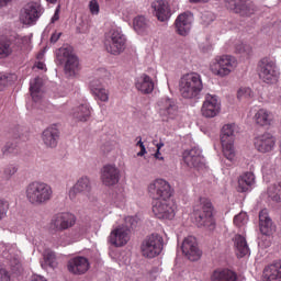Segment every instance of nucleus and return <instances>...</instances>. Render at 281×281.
<instances>
[{
	"label": "nucleus",
	"instance_id": "obj_1",
	"mask_svg": "<svg viewBox=\"0 0 281 281\" xmlns=\"http://www.w3.org/2000/svg\"><path fill=\"white\" fill-rule=\"evenodd\" d=\"M26 201L33 207H41L47 205L49 201L54 198V190L52 187L45 182L33 181L29 183L25 188Z\"/></svg>",
	"mask_w": 281,
	"mask_h": 281
},
{
	"label": "nucleus",
	"instance_id": "obj_2",
	"mask_svg": "<svg viewBox=\"0 0 281 281\" xmlns=\"http://www.w3.org/2000/svg\"><path fill=\"white\" fill-rule=\"evenodd\" d=\"M203 91V80L198 72L183 75L179 80V93L184 100H195Z\"/></svg>",
	"mask_w": 281,
	"mask_h": 281
},
{
	"label": "nucleus",
	"instance_id": "obj_3",
	"mask_svg": "<svg viewBox=\"0 0 281 281\" xmlns=\"http://www.w3.org/2000/svg\"><path fill=\"white\" fill-rule=\"evenodd\" d=\"M56 64L64 66V71L68 78H74L80 67L78 56L70 46L61 47L57 50Z\"/></svg>",
	"mask_w": 281,
	"mask_h": 281
},
{
	"label": "nucleus",
	"instance_id": "obj_4",
	"mask_svg": "<svg viewBox=\"0 0 281 281\" xmlns=\"http://www.w3.org/2000/svg\"><path fill=\"white\" fill-rule=\"evenodd\" d=\"M214 206L207 198H200L199 205L194 206L193 214L198 227H207L214 229L213 216Z\"/></svg>",
	"mask_w": 281,
	"mask_h": 281
},
{
	"label": "nucleus",
	"instance_id": "obj_5",
	"mask_svg": "<svg viewBox=\"0 0 281 281\" xmlns=\"http://www.w3.org/2000/svg\"><path fill=\"white\" fill-rule=\"evenodd\" d=\"M104 47L108 54L120 56L126 49V36L119 29H111L105 33Z\"/></svg>",
	"mask_w": 281,
	"mask_h": 281
},
{
	"label": "nucleus",
	"instance_id": "obj_6",
	"mask_svg": "<svg viewBox=\"0 0 281 281\" xmlns=\"http://www.w3.org/2000/svg\"><path fill=\"white\" fill-rule=\"evenodd\" d=\"M234 133H236L235 124H226L222 127L221 144L224 153V157L228 161H234L236 151L234 150Z\"/></svg>",
	"mask_w": 281,
	"mask_h": 281
},
{
	"label": "nucleus",
	"instance_id": "obj_7",
	"mask_svg": "<svg viewBox=\"0 0 281 281\" xmlns=\"http://www.w3.org/2000/svg\"><path fill=\"white\" fill-rule=\"evenodd\" d=\"M164 250V237L159 234L147 236L140 246L144 258H157Z\"/></svg>",
	"mask_w": 281,
	"mask_h": 281
},
{
	"label": "nucleus",
	"instance_id": "obj_8",
	"mask_svg": "<svg viewBox=\"0 0 281 281\" xmlns=\"http://www.w3.org/2000/svg\"><path fill=\"white\" fill-rule=\"evenodd\" d=\"M258 74L260 80H262L267 85H273V82H278V78L280 76V71H278V66H276V61L267 57L262 58L259 61Z\"/></svg>",
	"mask_w": 281,
	"mask_h": 281
},
{
	"label": "nucleus",
	"instance_id": "obj_9",
	"mask_svg": "<svg viewBox=\"0 0 281 281\" xmlns=\"http://www.w3.org/2000/svg\"><path fill=\"white\" fill-rule=\"evenodd\" d=\"M151 199L156 201H168L172 196L170 183L164 179H157L148 187Z\"/></svg>",
	"mask_w": 281,
	"mask_h": 281
},
{
	"label": "nucleus",
	"instance_id": "obj_10",
	"mask_svg": "<svg viewBox=\"0 0 281 281\" xmlns=\"http://www.w3.org/2000/svg\"><path fill=\"white\" fill-rule=\"evenodd\" d=\"M76 225V216L70 213H58L54 215L49 223V229L52 234H58V232H65Z\"/></svg>",
	"mask_w": 281,
	"mask_h": 281
},
{
	"label": "nucleus",
	"instance_id": "obj_11",
	"mask_svg": "<svg viewBox=\"0 0 281 281\" xmlns=\"http://www.w3.org/2000/svg\"><path fill=\"white\" fill-rule=\"evenodd\" d=\"M158 113L162 122H170V120H177L179 115V105L177 101L171 98H164L158 102Z\"/></svg>",
	"mask_w": 281,
	"mask_h": 281
},
{
	"label": "nucleus",
	"instance_id": "obj_12",
	"mask_svg": "<svg viewBox=\"0 0 281 281\" xmlns=\"http://www.w3.org/2000/svg\"><path fill=\"white\" fill-rule=\"evenodd\" d=\"M41 14H43L41 4L38 2H30L21 10L20 21L24 25H34L41 19Z\"/></svg>",
	"mask_w": 281,
	"mask_h": 281
},
{
	"label": "nucleus",
	"instance_id": "obj_13",
	"mask_svg": "<svg viewBox=\"0 0 281 281\" xmlns=\"http://www.w3.org/2000/svg\"><path fill=\"white\" fill-rule=\"evenodd\" d=\"M226 8L235 12V14H240V16H251L256 12V7L252 1L249 0H224Z\"/></svg>",
	"mask_w": 281,
	"mask_h": 281
},
{
	"label": "nucleus",
	"instance_id": "obj_14",
	"mask_svg": "<svg viewBox=\"0 0 281 281\" xmlns=\"http://www.w3.org/2000/svg\"><path fill=\"white\" fill-rule=\"evenodd\" d=\"M175 203L170 200H159L153 206V212L157 218L172 221L175 218Z\"/></svg>",
	"mask_w": 281,
	"mask_h": 281
},
{
	"label": "nucleus",
	"instance_id": "obj_15",
	"mask_svg": "<svg viewBox=\"0 0 281 281\" xmlns=\"http://www.w3.org/2000/svg\"><path fill=\"white\" fill-rule=\"evenodd\" d=\"M234 65H236V63L234 61V58H232V56L223 55L222 57H220V59H216L213 65H211V71L215 76H220L221 78H223L232 74Z\"/></svg>",
	"mask_w": 281,
	"mask_h": 281
},
{
	"label": "nucleus",
	"instance_id": "obj_16",
	"mask_svg": "<svg viewBox=\"0 0 281 281\" xmlns=\"http://www.w3.org/2000/svg\"><path fill=\"white\" fill-rule=\"evenodd\" d=\"M181 249L182 254L188 258V260H191V262H196V260L201 259L202 252L201 249H199V244L194 236L184 238Z\"/></svg>",
	"mask_w": 281,
	"mask_h": 281
},
{
	"label": "nucleus",
	"instance_id": "obj_17",
	"mask_svg": "<svg viewBox=\"0 0 281 281\" xmlns=\"http://www.w3.org/2000/svg\"><path fill=\"white\" fill-rule=\"evenodd\" d=\"M4 250L2 251L3 258L9 260L12 271L21 272V251L16 247V244L3 246Z\"/></svg>",
	"mask_w": 281,
	"mask_h": 281
},
{
	"label": "nucleus",
	"instance_id": "obj_18",
	"mask_svg": "<svg viewBox=\"0 0 281 281\" xmlns=\"http://www.w3.org/2000/svg\"><path fill=\"white\" fill-rule=\"evenodd\" d=\"M201 113L203 117H216V115L221 113V102H218V97L206 94Z\"/></svg>",
	"mask_w": 281,
	"mask_h": 281
},
{
	"label": "nucleus",
	"instance_id": "obj_19",
	"mask_svg": "<svg viewBox=\"0 0 281 281\" xmlns=\"http://www.w3.org/2000/svg\"><path fill=\"white\" fill-rule=\"evenodd\" d=\"M183 160L189 168H201L205 164V158L199 147L184 150Z\"/></svg>",
	"mask_w": 281,
	"mask_h": 281
},
{
	"label": "nucleus",
	"instance_id": "obj_20",
	"mask_svg": "<svg viewBox=\"0 0 281 281\" xmlns=\"http://www.w3.org/2000/svg\"><path fill=\"white\" fill-rule=\"evenodd\" d=\"M60 140V130L57 124L48 126L42 133V142L47 148H56Z\"/></svg>",
	"mask_w": 281,
	"mask_h": 281
},
{
	"label": "nucleus",
	"instance_id": "obj_21",
	"mask_svg": "<svg viewBox=\"0 0 281 281\" xmlns=\"http://www.w3.org/2000/svg\"><path fill=\"white\" fill-rule=\"evenodd\" d=\"M78 194L89 198V194H91V180L89 178H80L69 190V199L71 201H75Z\"/></svg>",
	"mask_w": 281,
	"mask_h": 281
},
{
	"label": "nucleus",
	"instance_id": "obj_22",
	"mask_svg": "<svg viewBox=\"0 0 281 281\" xmlns=\"http://www.w3.org/2000/svg\"><path fill=\"white\" fill-rule=\"evenodd\" d=\"M69 273L74 276H85L89 271V259L86 257H75L67 263Z\"/></svg>",
	"mask_w": 281,
	"mask_h": 281
},
{
	"label": "nucleus",
	"instance_id": "obj_23",
	"mask_svg": "<svg viewBox=\"0 0 281 281\" xmlns=\"http://www.w3.org/2000/svg\"><path fill=\"white\" fill-rule=\"evenodd\" d=\"M131 240V233L127 227L119 226L110 234V243L114 247H124Z\"/></svg>",
	"mask_w": 281,
	"mask_h": 281
},
{
	"label": "nucleus",
	"instance_id": "obj_24",
	"mask_svg": "<svg viewBox=\"0 0 281 281\" xmlns=\"http://www.w3.org/2000/svg\"><path fill=\"white\" fill-rule=\"evenodd\" d=\"M101 181L104 186H115L120 181V169L115 165H105L101 172Z\"/></svg>",
	"mask_w": 281,
	"mask_h": 281
},
{
	"label": "nucleus",
	"instance_id": "obj_25",
	"mask_svg": "<svg viewBox=\"0 0 281 281\" xmlns=\"http://www.w3.org/2000/svg\"><path fill=\"white\" fill-rule=\"evenodd\" d=\"M176 31L180 36H188L192 30V13H181L175 22Z\"/></svg>",
	"mask_w": 281,
	"mask_h": 281
},
{
	"label": "nucleus",
	"instance_id": "obj_26",
	"mask_svg": "<svg viewBox=\"0 0 281 281\" xmlns=\"http://www.w3.org/2000/svg\"><path fill=\"white\" fill-rule=\"evenodd\" d=\"M273 146H276V138L269 133H265L255 138V148H257L259 153H271Z\"/></svg>",
	"mask_w": 281,
	"mask_h": 281
},
{
	"label": "nucleus",
	"instance_id": "obj_27",
	"mask_svg": "<svg viewBox=\"0 0 281 281\" xmlns=\"http://www.w3.org/2000/svg\"><path fill=\"white\" fill-rule=\"evenodd\" d=\"M259 229L263 236H271L276 232V225L269 216V211L263 209L259 212Z\"/></svg>",
	"mask_w": 281,
	"mask_h": 281
},
{
	"label": "nucleus",
	"instance_id": "obj_28",
	"mask_svg": "<svg viewBox=\"0 0 281 281\" xmlns=\"http://www.w3.org/2000/svg\"><path fill=\"white\" fill-rule=\"evenodd\" d=\"M210 281H238V273L232 269H215L210 277Z\"/></svg>",
	"mask_w": 281,
	"mask_h": 281
},
{
	"label": "nucleus",
	"instance_id": "obj_29",
	"mask_svg": "<svg viewBox=\"0 0 281 281\" xmlns=\"http://www.w3.org/2000/svg\"><path fill=\"white\" fill-rule=\"evenodd\" d=\"M151 8H154L155 10L158 21H161L162 23L168 21V19L172 16V12L170 11V5H168L167 2L164 0L154 2L151 4Z\"/></svg>",
	"mask_w": 281,
	"mask_h": 281
},
{
	"label": "nucleus",
	"instance_id": "obj_30",
	"mask_svg": "<svg viewBox=\"0 0 281 281\" xmlns=\"http://www.w3.org/2000/svg\"><path fill=\"white\" fill-rule=\"evenodd\" d=\"M265 281H281V260L270 266H267L263 270Z\"/></svg>",
	"mask_w": 281,
	"mask_h": 281
},
{
	"label": "nucleus",
	"instance_id": "obj_31",
	"mask_svg": "<svg viewBox=\"0 0 281 281\" xmlns=\"http://www.w3.org/2000/svg\"><path fill=\"white\" fill-rule=\"evenodd\" d=\"M135 87L137 91H140V93H153L155 89V82H153V79L148 75H142L139 78L136 79Z\"/></svg>",
	"mask_w": 281,
	"mask_h": 281
},
{
	"label": "nucleus",
	"instance_id": "obj_32",
	"mask_svg": "<svg viewBox=\"0 0 281 281\" xmlns=\"http://www.w3.org/2000/svg\"><path fill=\"white\" fill-rule=\"evenodd\" d=\"M233 240L237 258H245V256H249V245H247V239L244 236L235 235Z\"/></svg>",
	"mask_w": 281,
	"mask_h": 281
},
{
	"label": "nucleus",
	"instance_id": "obj_33",
	"mask_svg": "<svg viewBox=\"0 0 281 281\" xmlns=\"http://www.w3.org/2000/svg\"><path fill=\"white\" fill-rule=\"evenodd\" d=\"M72 116L78 122H88L91 119V106L83 103L72 110Z\"/></svg>",
	"mask_w": 281,
	"mask_h": 281
},
{
	"label": "nucleus",
	"instance_id": "obj_34",
	"mask_svg": "<svg viewBox=\"0 0 281 281\" xmlns=\"http://www.w3.org/2000/svg\"><path fill=\"white\" fill-rule=\"evenodd\" d=\"M254 181H256V177L251 172H246L240 176L238 179V192H249L254 186Z\"/></svg>",
	"mask_w": 281,
	"mask_h": 281
},
{
	"label": "nucleus",
	"instance_id": "obj_35",
	"mask_svg": "<svg viewBox=\"0 0 281 281\" xmlns=\"http://www.w3.org/2000/svg\"><path fill=\"white\" fill-rule=\"evenodd\" d=\"M255 120L259 126H269L273 120V116L271 113H269V111L261 109L256 113Z\"/></svg>",
	"mask_w": 281,
	"mask_h": 281
},
{
	"label": "nucleus",
	"instance_id": "obj_36",
	"mask_svg": "<svg viewBox=\"0 0 281 281\" xmlns=\"http://www.w3.org/2000/svg\"><path fill=\"white\" fill-rule=\"evenodd\" d=\"M133 25L137 34H146V32H148V27H150V22H148V20H146L144 16L139 15L134 19Z\"/></svg>",
	"mask_w": 281,
	"mask_h": 281
},
{
	"label": "nucleus",
	"instance_id": "obj_37",
	"mask_svg": "<svg viewBox=\"0 0 281 281\" xmlns=\"http://www.w3.org/2000/svg\"><path fill=\"white\" fill-rule=\"evenodd\" d=\"M42 87H43V79L37 77L33 81H31L30 91L34 102H38L41 100Z\"/></svg>",
	"mask_w": 281,
	"mask_h": 281
},
{
	"label": "nucleus",
	"instance_id": "obj_38",
	"mask_svg": "<svg viewBox=\"0 0 281 281\" xmlns=\"http://www.w3.org/2000/svg\"><path fill=\"white\" fill-rule=\"evenodd\" d=\"M12 54V42L7 37H0V58H8Z\"/></svg>",
	"mask_w": 281,
	"mask_h": 281
},
{
	"label": "nucleus",
	"instance_id": "obj_39",
	"mask_svg": "<svg viewBox=\"0 0 281 281\" xmlns=\"http://www.w3.org/2000/svg\"><path fill=\"white\" fill-rule=\"evenodd\" d=\"M268 196L276 203L281 202V181L277 184H272L268 188Z\"/></svg>",
	"mask_w": 281,
	"mask_h": 281
},
{
	"label": "nucleus",
	"instance_id": "obj_40",
	"mask_svg": "<svg viewBox=\"0 0 281 281\" xmlns=\"http://www.w3.org/2000/svg\"><path fill=\"white\" fill-rule=\"evenodd\" d=\"M41 265H42V269H46L47 267H50V269H54L56 267V254L52 251H46L44 254V261Z\"/></svg>",
	"mask_w": 281,
	"mask_h": 281
},
{
	"label": "nucleus",
	"instance_id": "obj_41",
	"mask_svg": "<svg viewBox=\"0 0 281 281\" xmlns=\"http://www.w3.org/2000/svg\"><path fill=\"white\" fill-rule=\"evenodd\" d=\"M237 98L238 100H249V98H254V91H251V88H240Z\"/></svg>",
	"mask_w": 281,
	"mask_h": 281
},
{
	"label": "nucleus",
	"instance_id": "obj_42",
	"mask_svg": "<svg viewBox=\"0 0 281 281\" xmlns=\"http://www.w3.org/2000/svg\"><path fill=\"white\" fill-rule=\"evenodd\" d=\"M248 221L249 218L247 217V213L245 212H241L234 217V223L237 227H243V225H247Z\"/></svg>",
	"mask_w": 281,
	"mask_h": 281
},
{
	"label": "nucleus",
	"instance_id": "obj_43",
	"mask_svg": "<svg viewBox=\"0 0 281 281\" xmlns=\"http://www.w3.org/2000/svg\"><path fill=\"white\" fill-rule=\"evenodd\" d=\"M95 98L101 100V102H109V91L104 88L95 89L94 92H92Z\"/></svg>",
	"mask_w": 281,
	"mask_h": 281
},
{
	"label": "nucleus",
	"instance_id": "obj_44",
	"mask_svg": "<svg viewBox=\"0 0 281 281\" xmlns=\"http://www.w3.org/2000/svg\"><path fill=\"white\" fill-rule=\"evenodd\" d=\"M8 210H10V203L8 201L0 199V221H3L8 214Z\"/></svg>",
	"mask_w": 281,
	"mask_h": 281
},
{
	"label": "nucleus",
	"instance_id": "obj_45",
	"mask_svg": "<svg viewBox=\"0 0 281 281\" xmlns=\"http://www.w3.org/2000/svg\"><path fill=\"white\" fill-rule=\"evenodd\" d=\"M12 76L0 74V91H3L8 85H11Z\"/></svg>",
	"mask_w": 281,
	"mask_h": 281
},
{
	"label": "nucleus",
	"instance_id": "obj_46",
	"mask_svg": "<svg viewBox=\"0 0 281 281\" xmlns=\"http://www.w3.org/2000/svg\"><path fill=\"white\" fill-rule=\"evenodd\" d=\"M3 155H12V153H16V143L8 142L2 148Z\"/></svg>",
	"mask_w": 281,
	"mask_h": 281
},
{
	"label": "nucleus",
	"instance_id": "obj_47",
	"mask_svg": "<svg viewBox=\"0 0 281 281\" xmlns=\"http://www.w3.org/2000/svg\"><path fill=\"white\" fill-rule=\"evenodd\" d=\"M122 227H127L131 233V229H135V227H137V218L133 216L125 217V225H123Z\"/></svg>",
	"mask_w": 281,
	"mask_h": 281
},
{
	"label": "nucleus",
	"instance_id": "obj_48",
	"mask_svg": "<svg viewBox=\"0 0 281 281\" xmlns=\"http://www.w3.org/2000/svg\"><path fill=\"white\" fill-rule=\"evenodd\" d=\"M16 167L14 165H9L4 168V177L5 179H10V177H13V175H16Z\"/></svg>",
	"mask_w": 281,
	"mask_h": 281
},
{
	"label": "nucleus",
	"instance_id": "obj_49",
	"mask_svg": "<svg viewBox=\"0 0 281 281\" xmlns=\"http://www.w3.org/2000/svg\"><path fill=\"white\" fill-rule=\"evenodd\" d=\"M11 135L13 139H22L23 138V127L16 126L11 131Z\"/></svg>",
	"mask_w": 281,
	"mask_h": 281
},
{
	"label": "nucleus",
	"instance_id": "obj_50",
	"mask_svg": "<svg viewBox=\"0 0 281 281\" xmlns=\"http://www.w3.org/2000/svg\"><path fill=\"white\" fill-rule=\"evenodd\" d=\"M91 14H98L100 12V4L98 0H91L89 3Z\"/></svg>",
	"mask_w": 281,
	"mask_h": 281
},
{
	"label": "nucleus",
	"instance_id": "obj_51",
	"mask_svg": "<svg viewBox=\"0 0 281 281\" xmlns=\"http://www.w3.org/2000/svg\"><path fill=\"white\" fill-rule=\"evenodd\" d=\"M90 89L92 91V93L95 92V89H102V82H100V80L94 79L90 82Z\"/></svg>",
	"mask_w": 281,
	"mask_h": 281
},
{
	"label": "nucleus",
	"instance_id": "obj_52",
	"mask_svg": "<svg viewBox=\"0 0 281 281\" xmlns=\"http://www.w3.org/2000/svg\"><path fill=\"white\" fill-rule=\"evenodd\" d=\"M114 203H124V193H113V196H112Z\"/></svg>",
	"mask_w": 281,
	"mask_h": 281
},
{
	"label": "nucleus",
	"instance_id": "obj_53",
	"mask_svg": "<svg viewBox=\"0 0 281 281\" xmlns=\"http://www.w3.org/2000/svg\"><path fill=\"white\" fill-rule=\"evenodd\" d=\"M0 281H10V273L5 269H0Z\"/></svg>",
	"mask_w": 281,
	"mask_h": 281
},
{
	"label": "nucleus",
	"instance_id": "obj_54",
	"mask_svg": "<svg viewBox=\"0 0 281 281\" xmlns=\"http://www.w3.org/2000/svg\"><path fill=\"white\" fill-rule=\"evenodd\" d=\"M202 21H204L206 23V25H210V23H212V21H214V16H212L211 13H203Z\"/></svg>",
	"mask_w": 281,
	"mask_h": 281
},
{
	"label": "nucleus",
	"instance_id": "obj_55",
	"mask_svg": "<svg viewBox=\"0 0 281 281\" xmlns=\"http://www.w3.org/2000/svg\"><path fill=\"white\" fill-rule=\"evenodd\" d=\"M58 19H60V5H58L55 10V13L52 18V23H56V21H58Z\"/></svg>",
	"mask_w": 281,
	"mask_h": 281
},
{
	"label": "nucleus",
	"instance_id": "obj_56",
	"mask_svg": "<svg viewBox=\"0 0 281 281\" xmlns=\"http://www.w3.org/2000/svg\"><path fill=\"white\" fill-rule=\"evenodd\" d=\"M60 36H63V33H53L50 36V43H58Z\"/></svg>",
	"mask_w": 281,
	"mask_h": 281
},
{
	"label": "nucleus",
	"instance_id": "obj_57",
	"mask_svg": "<svg viewBox=\"0 0 281 281\" xmlns=\"http://www.w3.org/2000/svg\"><path fill=\"white\" fill-rule=\"evenodd\" d=\"M146 154V146L140 147V151L137 153V157H144Z\"/></svg>",
	"mask_w": 281,
	"mask_h": 281
},
{
	"label": "nucleus",
	"instance_id": "obj_58",
	"mask_svg": "<svg viewBox=\"0 0 281 281\" xmlns=\"http://www.w3.org/2000/svg\"><path fill=\"white\" fill-rule=\"evenodd\" d=\"M77 31L79 32V34H85V32H87V26H82V25H79L77 26Z\"/></svg>",
	"mask_w": 281,
	"mask_h": 281
},
{
	"label": "nucleus",
	"instance_id": "obj_59",
	"mask_svg": "<svg viewBox=\"0 0 281 281\" xmlns=\"http://www.w3.org/2000/svg\"><path fill=\"white\" fill-rule=\"evenodd\" d=\"M12 0H0V8H5V5H8V3H11Z\"/></svg>",
	"mask_w": 281,
	"mask_h": 281
},
{
	"label": "nucleus",
	"instance_id": "obj_60",
	"mask_svg": "<svg viewBox=\"0 0 281 281\" xmlns=\"http://www.w3.org/2000/svg\"><path fill=\"white\" fill-rule=\"evenodd\" d=\"M32 281H46L42 276H35Z\"/></svg>",
	"mask_w": 281,
	"mask_h": 281
},
{
	"label": "nucleus",
	"instance_id": "obj_61",
	"mask_svg": "<svg viewBox=\"0 0 281 281\" xmlns=\"http://www.w3.org/2000/svg\"><path fill=\"white\" fill-rule=\"evenodd\" d=\"M136 139H138L136 146H139V148H142V146H144V142H142V137L138 136Z\"/></svg>",
	"mask_w": 281,
	"mask_h": 281
},
{
	"label": "nucleus",
	"instance_id": "obj_62",
	"mask_svg": "<svg viewBox=\"0 0 281 281\" xmlns=\"http://www.w3.org/2000/svg\"><path fill=\"white\" fill-rule=\"evenodd\" d=\"M161 155V153H159V150L157 149L155 157L156 159H164V157H159Z\"/></svg>",
	"mask_w": 281,
	"mask_h": 281
},
{
	"label": "nucleus",
	"instance_id": "obj_63",
	"mask_svg": "<svg viewBox=\"0 0 281 281\" xmlns=\"http://www.w3.org/2000/svg\"><path fill=\"white\" fill-rule=\"evenodd\" d=\"M44 68H45V64H43V63L37 64V69H44Z\"/></svg>",
	"mask_w": 281,
	"mask_h": 281
},
{
	"label": "nucleus",
	"instance_id": "obj_64",
	"mask_svg": "<svg viewBox=\"0 0 281 281\" xmlns=\"http://www.w3.org/2000/svg\"><path fill=\"white\" fill-rule=\"evenodd\" d=\"M161 148H164V143H158L157 144V150H161Z\"/></svg>",
	"mask_w": 281,
	"mask_h": 281
}]
</instances>
